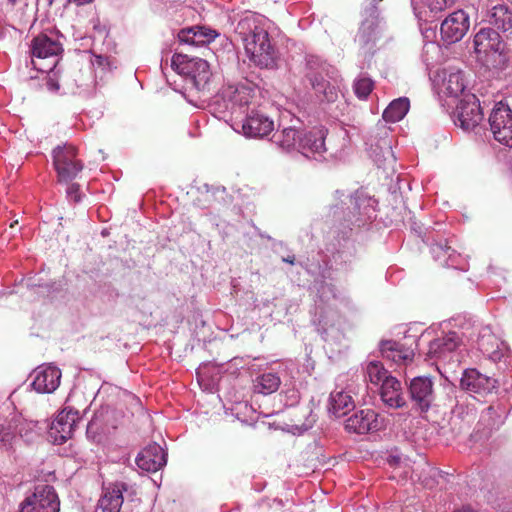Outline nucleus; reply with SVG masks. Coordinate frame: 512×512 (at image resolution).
Here are the masks:
<instances>
[{"label":"nucleus","instance_id":"nucleus-3","mask_svg":"<svg viewBox=\"0 0 512 512\" xmlns=\"http://www.w3.org/2000/svg\"><path fill=\"white\" fill-rule=\"evenodd\" d=\"M332 67L316 55H308L306 57V74L305 77L310 82L313 90L323 100L334 102L337 97V89L327 79Z\"/></svg>","mask_w":512,"mask_h":512},{"label":"nucleus","instance_id":"nucleus-9","mask_svg":"<svg viewBox=\"0 0 512 512\" xmlns=\"http://www.w3.org/2000/svg\"><path fill=\"white\" fill-rule=\"evenodd\" d=\"M483 116L478 98L474 94H464L455 110V123L469 131L481 123Z\"/></svg>","mask_w":512,"mask_h":512},{"label":"nucleus","instance_id":"nucleus-40","mask_svg":"<svg viewBox=\"0 0 512 512\" xmlns=\"http://www.w3.org/2000/svg\"><path fill=\"white\" fill-rule=\"evenodd\" d=\"M17 224H18V220L13 221V222L10 224V228H14Z\"/></svg>","mask_w":512,"mask_h":512},{"label":"nucleus","instance_id":"nucleus-36","mask_svg":"<svg viewBox=\"0 0 512 512\" xmlns=\"http://www.w3.org/2000/svg\"><path fill=\"white\" fill-rule=\"evenodd\" d=\"M446 352H448V351L444 350V346L440 345L438 353H429V354L439 357V356L445 354Z\"/></svg>","mask_w":512,"mask_h":512},{"label":"nucleus","instance_id":"nucleus-29","mask_svg":"<svg viewBox=\"0 0 512 512\" xmlns=\"http://www.w3.org/2000/svg\"><path fill=\"white\" fill-rule=\"evenodd\" d=\"M354 408V401L352 397L344 392H337L331 394L330 408L329 411L335 417H342L347 414L348 411Z\"/></svg>","mask_w":512,"mask_h":512},{"label":"nucleus","instance_id":"nucleus-17","mask_svg":"<svg viewBox=\"0 0 512 512\" xmlns=\"http://www.w3.org/2000/svg\"><path fill=\"white\" fill-rule=\"evenodd\" d=\"M326 136L327 129L324 127H314L305 133L301 132L299 152L305 156L324 153Z\"/></svg>","mask_w":512,"mask_h":512},{"label":"nucleus","instance_id":"nucleus-11","mask_svg":"<svg viewBox=\"0 0 512 512\" xmlns=\"http://www.w3.org/2000/svg\"><path fill=\"white\" fill-rule=\"evenodd\" d=\"M78 419L79 416L76 410L65 407L57 415L50 427L49 434L54 438V442L62 444L71 438Z\"/></svg>","mask_w":512,"mask_h":512},{"label":"nucleus","instance_id":"nucleus-8","mask_svg":"<svg viewBox=\"0 0 512 512\" xmlns=\"http://www.w3.org/2000/svg\"><path fill=\"white\" fill-rule=\"evenodd\" d=\"M62 51V45L50 38L47 34L41 33L34 37L30 45L31 62L33 67L41 72L49 71L55 62L51 65L41 66L38 65L36 59L45 60L49 58H55Z\"/></svg>","mask_w":512,"mask_h":512},{"label":"nucleus","instance_id":"nucleus-16","mask_svg":"<svg viewBox=\"0 0 512 512\" xmlns=\"http://www.w3.org/2000/svg\"><path fill=\"white\" fill-rule=\"evenodd\" d=\"M167 454L157 443L149 444L137 456V466L147 472H156L166 465Z\"/></svg>","mask_w":512,"mask_h":512},{"label":"nucleus","instance_id":"nucleus-7","mask_svg":"<svg viewBox=\"0 0 512 512\" xmlns=\"http://www.w3.org/2000/svg\"><path fill=\"white\" fill-rule=\"evenodd\" d=\"M60 502L54 488L38 485L32 495L21 503L20 512H58Z\"/></svg>","mask_w":512,"mask_h":512},{"label":"nucleus","instance_id":"nucleus-22","mask_svg":"<svg viewBox=\"0 0 512 512\" xmlns=\"http://www.w3.org/2000/svg\"><path fill=\"white\" fill-rule=\"evenodd\" d=\"M380 396L382 401L391 408H401L406 404L401 383L393 376L382 383Z\"/></svg>","mask_w":512,"mask_h":512},{"label":"nucleus","instance_id":"nucleus-2","mask_svg":"<svg viewBox=\"0 0 512 512\" xmlns=\"http://www.w3.org/2000/svg\"><path fill=\"white\" fill-rule=\"evenodd\" d=\"M478 61L486 66H495L505 51V42L492 28H481L473 39Z\"/></svg>","mask_w":512,"mask_h":512},{"label":"nucleus","instance_id":"nucleus-24","mask_svg":"<svg viewBox=\"0 0 512 512\" xmlns=\"http://www.w3.org/2000/svg\"><path fill=\"white\" fill-rule=\"evenodd\" d=\"M301 131L296 126L283 127L273 135V142L285 151H299Z\"/></svg>","mask_w":512,"mask_h":512},{"label":"nucleus","instance_id":"nucleus-38","mask_svg":"<svg viewBox=\"0 0 512 512\" xmlns=\"http://www.w3.org/2000/svg\"><path fill=\"white\" fill-rule=\"evenodd\" d=\"M10 438V434L9 433H5L2 437V441H8Z\"/></svg>","mask_w":512,"mask_h":512},{"label":"nucleus","instance_id":"nucleus-27","mask_svg":"<svg viewBox=\"0 0 512 512\" xmlns=\"http://www.w3.org/2000/svg\"><path fill=\"white\" fill-rule=\"evenodd\" d=\"M281 385V379L275 372H267L256 377L254 392L262 395H270L276 392Z\"/></svg>","mask_w":512,"mask_h":512},{"label":"nucleus","instance_id":"nucleus-25","mask_svg":"<svg viewBox=\"0 0 512 512\" xmlns=\"http://www.w3.org/2000/svg\"><path fill=\"white\" fill-rule=\"evenodd\" d=\"M223 94L224 98L231 102L232 107L243 108L251 103L254 89L246 85L228 86Z\"/></svg>","mask_w":512,"mask_h":512},{"label":"nucleus","instance_id":"nucleus-39","mask_svg":"<svg viewBox=\"0 0 512 512\" xmlns=\"http://www.w3.org/2000/svg\"><path fill=\"white\" fill-rule=\"evenodd\" d=\"M294 260H295L294 257H289V258L284 259V261H286V262H288L290 264H293Z\"/></svg>","mask_w":512,"mask_h":512},{"label":"nucleus","instance_id":"nucleus-18","mask_svg":"<svg viewBox=\"0 0 512 512\" xmlns=\"http://www.w3.org/2000/svg\"><path fill=\"white\" fill-rule=\"evenodd\" d=\"M34 373L35 376L32 387L38 393H52L58 388L61 379V371L57 367H39Z\"/></svg>","mask_w":512,"mask_h":512},{"label":"nucleus","instance_id":"nucleus-33","mask_svg":"<svg viewBox=\"0 0 512 512\" xmlns=\"http://www.w3.org/2000/svg\"><path fill=\"white\" fill-rule=\"evenodd\" d=\"M373 87V81L366 77L357 79L353 85L354 92L359 99H366L372 92Z\"/></svg>","mask_w":512,"mask_h":512},{"label":"nucleus","instance_id":"nucleus-20","mask_svg":"<svg viewBox=\"0 0 512 512\" xmlns=\"http://www.w3.org/2000/svg\"><path fill=\"white\" fill-rule=\"evenodd\" d=\"M380 351L382 356L397 365L407 366L414 359V350L406 347L404 344L393 341L384 340L380 343Z\"/></svg>","mask_w":512,"mask_h":512},{"label":"nucleus","instance_id":"nucleus-30","mask_svg":"<svg viewBox=\"0 0 512 512\" xmlns=\"http://www.w3.org/2000/svg\"><path fill=\"white\" fill-rule=\"evenodd\" d=\"M502 423L501 416L497 413L493 406H489L485 411L482 412L479 426H483V434L488 435L493 429L499 427Z\"/></svg>","mask_w":512,"mask_h":512},{"label":"nucleus","instance_id":"nucleus-12","mask_svg":"<svg viewBox=\"0 0 512 512\" xmlns=\"http://www.w3.org/2000/svg\"><path fill=\"white\" fill-rule=\"evenodd\" d=\"M409 395L421 412H427L433 401V382L429 377H414L409 384Z\"/></svg>","mask_w":512,"mask_h":512},{"label":"nucleus","instance_id":"nucleus-34","mask_svg":"<svg viewBox=\"0 0 512 512\" xmlns=\"http://www.w3.org/2000/svg\"><path fill=\"white\" fill-rule=\"evenodd\" d=\"M67 195L70 199H72L74 202H79L81 199L80 195V186L76 183L71 184L67 188Z\"/></svg>","mask_w":512,"mask_h":512},{"label":"nucleus","instance_id":"nucleus-15","mask_svg":"<svg viewBox=\"0 0 512 512\" xmlns=\"http://www.w3.org/2000/svg\"><path fill=\"white\" fill-rule=\"evenodd\" d=\"M460 385L464 390L485 395L496 389L497 381L476 369H467L461 378Z\"/></svg>","mask_w":512,"mask_h":512},{"label":"nucleus","instance_id":"nucleus-1","mask_svg":"<svg viewBox=\"0 0 512 512\" xmlns=\"http://www.w3.org/2000/svg\"><path fill=\"white\" fill-rule=\"evenodd\" d=\"M244 43L245 51L251 62L260 68L275 66V51L271 46L268 32L255 24L251 18L239 21L236 28Z\"/></svg>","mask_w":512,"mask_h":512},{"label":"nucleus","instance_id":"nucleus-26","mask_svg":"<svg viewBox=\"0 0 512 512\" xmlns=\"http://www.w3.org/2000/svg\"><path fill=\"white\" fill-rule=\"evenodd\" d=\"M489 23L504 33L512 32V11L503 4L494 6L489 12Z\"/></svg>","mask_w":512,"mask_h":512},{"label":"nucleus","instance_id":"nucleus-13","mask_svg":"<svg viewBox=\"0 0 512 512\" xmlns=\"http://www.w3.org/2000/svg\"><path fill=\"white\" fill-rule=\"evenodd\" d=\"M242 131L251 138H264L274 130V122L260 110H251L242 121Z\"/></svg>","mask_w":512,"mask_h":512},{"label":"nucleus","instance_id":"nucleus-32","mask_svg":"<svg viewBox=\"0 0 512 512\" xmlns=\"http://www.w3.org/2000/svg\"><path fill=\"white\" fill-rule=\"evenodd\" d=\"M460 343L459 337L455 332H450L442 338L433 340L429 345L428 353H438L440 345L448 352L454 351Z\"/></svg>","mask_w":512,"mask_h":512},{"label":"nucleus","instance_id":"nucleus-28","mask_svg":"<svg viewBox=\"0 0 512 512\" xmlns=\"http://www.w3.org/2000/svg\"><path fill=\"white\" fill-rule=\"evenodd\" d=\"M410 108V101L406 97L393 100L383 112V119L387 122L402 120Z\"/></svg>","mask_w":512,"mask_h":512},{"label":"nucleus","instance_id":"nucleus-19","mask_svg":"<svg viewBox=\"0 0 512 512\" xmlns=\"http://www.w3.org/2000/svg\"><path fill=\"white\" fill-rule=\"evenodd\" d=\"M126 490L127 486L123 482H116L105 486L98 501V508L102 512H120L123 504V492Z\"/></svg>","mask_w":512,"mask_h":512},{"label":"nucleus","instance_id":"nucleus-10","mask_svg":"<svg viewBox=\"0 0 512 512\" xmlns=\"http://www.w3.org/2000/svg\"><path fill=\"white\" fill-rule=\"evenodd\" d=\"M469 25V17L463 10L451 13L441 24L442 39L448 43L460 41L467 33Z\"/></svg>","mask_w":512,"mask_h":512},{"label":"nucleus","instance_id":"nucleus-35","mask_svg":"<svg viewBox=\"0 0 512 512\" xmlns=\"http://www.w3.org/2000/svg\"><path fill=\"white\" fill-rule=\"evenodd\" d=\"M47 87L50 91H57L59 90V84L56 80H54L52 77H49V79L47 80Z\"/></svg>","mask_w":512,"mask_h":512},{"label":"nucleus","instance_id":"nucleus-5","mask_svg":"<svg viewBox=\"0 0 512 512\" xmlns=\"http://www.w3.org/2000/svg\"><path fill=\"white\" fill-rule=\"evenodd\" d=\"M53 164L60 182L68 183L75 179L83 169V163L77 158V149L72 145L58 146L53 150Z\"/></svg>","mask_w":512,"mask_h":512},{"label":"nucleus","instance_id":"nucleus-14","mask_svg":"<svg viewBox=\"0 0 512 512\" xmlns=\"http://www.w3.org/2000/svg\"><path fill=\"white\" fill-rule=\"evenodd\" d=\"M380 428L378 414L371 410H359L345 421V429L356 434H366Z\"/></svg>","mask_w":512,"mask_h":512},{"label":"nucleus","instance_id":"nucleus-23","mask_svg":"<svg viewBox=\"0 0 512 512\" xmlns=\"http://www.w3.org/2000/svg\"><path fill=\"white\" fill-rule=\"evenodd\" d=\"M466 88L464 75L461 71L444 72L441 92L448 97H458L464 93Z\"/></svg>","mask_w":512,"mask_h":512},{"label":"nucleus","instance_id":"nucleus-41","mask_svg":"<svg viewBox=\"0 0 512 512\" xmlns=\"http://www.w3.org/2000/svg\"><path fill=\"white\" fill-rule=\"evenodd\" d=\"M508 2H510L512 4V0H507Z\"/></svg>","mask_w":512,"mask_h":512},{"label":"nucleus","instance_id":"nucleus-31","mask_svg":"<svg viewBox=\"0 0 512 512\" xmlns=\"http://www.w3.org/2000/svg\"><path fill=\"white\" fill-rule=\"evenodd\" d=\"M366 374L369 381L375 385L384 383L386 379L392 376L388 375V371L380 361H371L366 366Z\"/></svg>","mask_w":512,"mask_h":512},{"label":"nucleus","instance_id":"nucleus-6","mask_svg":"<svg viewBox=\"0 0 512 512\" xmlns=\"http://www.w3.org/2000/svg\"><path fill=\"white\" fill-rule=\"evenodd\" d=\"M488 123L493 138L512 147V109L507 104L498 102L489 115Z\"/></svg>","mask_w":512,"mask_h":512},{"label":"nucleus","instance_id":"nucleus-37","mask_svg":"<svg viewBox=\"0 0 512 512\" xmlns=\"http://www.w3.org/2000/svg\"><path fill=\"white\" fill-rule=\"evenodd\" d=\"M454 512H474V511L472 510L471 507L465 506V507H462L461 509L455 510Z\"/></svg>","mask_w":512,"mask_h":512},{"label":"nucleus","instance_id":"nucleus-4","mask_svg":"<svg viewBox=\"0 0 512 512\" xmlns=\"http://www.w3.org/2000/svg\"><path fill=\"white\" fill-rule=\"evenodd\" d=\"M172 67L179 74H187L198 91L208 89L211 71L209 63L201 58L187 59V56L176 54L172 58Z\"/></svg>","mask_w":512,"mask_h":512},{"label":"nucleus","instance_id":"nucleus-21","mask_svg":"<svg viewBox=\"0 0 512 512\" xmlns=\"http://www.w3.org/2000/svg\"><path fill=\"white\" fill-rule=\"evenodd\" d=\"M217 36L218 33L215 30L199 26L182 29L178 33V39L181 43L193 46L207 45Z\"/></svg>","mask_w":512,"mask_h":512}]
</instances>
